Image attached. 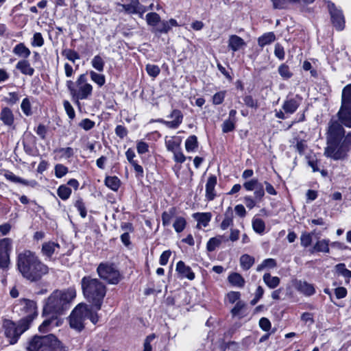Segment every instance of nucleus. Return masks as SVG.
<instances>
[{
  "instance_id": "a211bd4d",
  "label": "nucleus",
  "mask_w": 351,
  "mask_h": 351,
  "mask_svg": "<svg viewBox=\"0 0 351 351\" xmlns=\"http://www.w3.org/2000/svg\"><path fill=\"white\" fill-rule=\"evenodd\" d=\"M295 289L306 296L313 295L315 293L314 286L306 281H297Z\"/></svg>"
},
{
  "instance_id": "aec40b11",
  "label": "nucleus",
  "mask_w": 351,
  "mask_h": 351,
  "mask_svg": "<svg viewBox=\"0 0 351 351\" xmlns=\"http://www.w3.org/2000/svg\"><path fill=\"white\" fill-rule=\"evenodd\" d=\"M4 177L9 181L14 183H20L25 186L34 187L37 182L35 180H26L14 175L12 172L8 171L4 174Z\"/></svg>"
},
{
  "instance_id": "603ef678",
  "label": "nucleus",
  "mask_w": 351,
  "mask_h": 351,
  "mask_svg": "<svg viewBox=\"0 0 351 351\" xmlns=\"http://www.w3.org/2000/svg\"><path fill=\"white\" fill-rule=\"evenodd\" d=\"M21 108L23 112L26 116L32 115V112L31 103L28 98H25L23 99L22 103L21 104Z\"/></svg>"
},
{
  "instance_id": "c9c22d12",
  "label": "nucleus",
  "mask_w": 351,
  "mask_h": 351,
  "mask_svg": "<svg viewBox=\"0 0 351 351\" xmlns=\"http://www.w3.org/2000/svg\"><path fill=\"white\" fill-rule=\"evenodd\" d=\"M176 208L174 207H172L169 208L167 211H165L162 214V225L164 226H167L171 223V221L172 218L176 215Z\"/></svg>"
},
{
  "instance_id": "4be33fe9",
  "label": "nucleus",
  "mask_w": 351,
  "mask_h": 351,
  "mask_svg": "<svg viewBox=\"0 0 351 351\" xmlns=\"http://www.w3.org/2000/svg\"><path fill=\"white\" fill-rule=\"evenodd\" d=\"M16 69L25 75L32 76L34 73V69L31 66L29 61L26 60L19 61L16 64Z\"/></svg>"
},
{
  "instance_id": "338daca9",
  "label": "nucleus",
  "mask_w": 351,
  "mask_h": 351,
  "mask_svg": "<svg viewBox=\"0 0 351 351\" xmlns=\"http://www.w3.org/2000/svg\"><path fill=\"white\" fill-rule=\"evenodd\" d=\"M254 194L256 199H257L258 201L262 199L265 195V191L262 183L260 182L259 184L255 188Z\"/></svg>"
},
{
  "instance_id": "37998d69",
  "label": "nucleus",
  "mask_w": 351,
  "mask_h": 351,
  "mask_svg": "<svg viewBox=\"0 0 351 351\" xmlns=\"http://www.w3.org/2000/svg\"><path fill=\"white\" fill-rule=\"evenodd\" d=\"M186 226V221L183 217H176L173 227L176 232L180 233L182 232Z\"/></svg>"
},
{
  "instance_id": "c03bdc74",
  "label": "nucleus",
  "mask_w": 351,
  "mask_h": 351,
  "mask_svg": "<svg viewBox=\"0 0 351 351\" xmlns=\"http://www.w3.org/2000/svg\"><path fill=\"white\" fill-rule=\"evenodd\" d=\"M57 194L62 200H66L71 194V189L66 185H60L57 190Z\"/></svg>"
},
{
  "instance_id": "864d4df0",
  "label": "nucleus",
  "mask_w": 351,
  "mask_h": 351,
  "mask_svg": "<svg viewBox=\"0 0 351 351\" xmlns=\"http://www.w3.org/2000/svg\"><path fill=\"white\" fill-rule=\"evenodd\" d=\"M54 170L55 176L58 178H62L68 173V168L62 164L56 165Z\"/></svg>"
},
{
  "instance_id": "20e7f679",
  "label": "nucleus",
  "mask_w": 351,
  "mask_h": 351,
  "mask_svg": "<svg viewBox=\"0 0 351 351\" xmlns=\"http://www.w3.org/2000/svg\"><path fill=\"white\" fill-rule=\"evenodd\" d=\"M81 287L86 300L92 304L96 311L101 309L103 300L106 294V287L99 279L90 276H84L81 280Z\"/></svg>"
},
{
  "instance_id": "412c9836",
  "label": "nucleus",
  "mask_w": 351,
  "mask_h": 351,
  "mask_svg": "<svg viewBox=\"0 0 351 351\" xmlns=\"http://www.w3.org/2000/svg\"><path fill=\"white\" fill-rule=\"evenodd\" d=\"M341 107L351 109V84L346 85L342 90Z\"/></svg>"
},
{
  "instance_id": "f257e3e1",
  "label": "nucleus",
  "mask_w": 351,
  "mask_h": 351,
  "mask_svg": "<svg viewBox=\"0 0 351 351\" xmlns=\"http://www.w3.org/2000/svg\"><path fill=\"white\" fill-rule=\"evenodd\" d=\"M337 119L332 117L326 133V147L324 154L334 160L347 158L351 150V132L345 135L343 125L351 128V109L341 107L337 113Z\"/></svg>"
},
{
  "instance_id": "f704fd0d",
  "label": "nucleus",
  "mask_w": 351,
  "mask_h": 351,
  "mask_svg": "<svg viewBox=\"0 0 351 351\" xmlns=\"http://www.w3.org/2000/svg\"><path fill=\"white\" fill-rule=\"evenodd\" d=\"M105 184L112 191H117L120 186V180L116 176H108L105 179Z\"/></svg>"
},
{
  "instance_id": "a19ab883",
  "label": "nucleus",
  "mask_w": 351,
  "mask_h": 351,
  "mask_svg": "<svg viewBox=\"0 0 351 351\" xmlns=\"http://www.w3.org/2000/svg\"><path fill=\"white\" fill-rule=\"evenodd\" d=\"M165 145L167 150L171 152L180 149V141H176L174 138L166 140Z\"/></svg>"
},
{
  "instance_id": "bb28decb",
  "label": "nucleus",
  "mask_w": 351,
  "mask_h": 351,
  "mask_svg": "<svg viewBox=\"0 0 351 351\" xmlns=\"http://www.w3.org/2000/svg\"><path fill=\"white\" fill-rule=\"evenodd\" d=\"M263 280L265 285L269 289H275L276 288L280 282V280L277 276H271L269 273H265L263 275Z\"/></svg>"
},
{
  "instance_id": "4c0bfd02",
  "label": "nucleus",
  "mask_w": 351,
  "mask_h": 351,
  "mask_svg": "<svg viewBox=\"0 0 351 351\" xmlns=\"http://www.w3.org/2000/svg\"><path fill=\"white\" fill-rule=\"evenodd\" d=\"M132 3L129 4H121L118 3L117 5L122 8V9L128 14H136L139 12L138 10V5L139 4L135 1H132Z\"/></svg>"
},
{
  "instance_id": "09e8293b",
  "label": "nucleus",
  "mask_w": 351,
  "mask_h": 351,
  "mask_svg": "<svg viewBox=\"0 0 351 351\" xmlns=\"http://www.w3.org/2000/svg\"><path fill=\"white\" fill-rule=\"evenodd\" d=\"M278 73L284 79V80H288L291 78L293 75V73L291 72L289 67L282 64L278 67Z\"/></svg>"
},
{
  "instance_id": "2f4dec72",
  "label": "nucleus",
  "mask_w": 351,
  "mask_h": 351,
  "mask_svg": "<svg viewBox=\"0 0 351 351\" xmlns=\"http://www.w3.org/2000/svg\"><path fill=\"white\" fill-rule=\"evenodd\" d=\"M12 240L10 238L0 239V254H10Z\"/></svg>"
},
{
  "instance_id": "423d86ee",
  "label": "nucleus",
  "mask_w": 351,
  "mask_h": 351,
  "mask_svg": "<svg viewBox=\"0 0 351 351\" xmlns=\"http://www.w3.org/2000/svg\"><path fill=\"white\" fill-rule=\"evenodd\" d=\"M28 351H67L61 341L52 334L34 336L28 343Z\"/></svg>"
},
{
  "instance_id": "9d476101",
  "label": "nucleus",
  "mask_w": 351,
  "mask_h": 351,
  "mask_svg": "<svg viewBox=\"0 0 351 351\" xmlns=\"http://www.w3.org/2000/svg\"><path fill=\"white\" fill-rule=\"evenodd\" d=\"M97 272L101 279L111 285H117L121 280L120 271L112 263H100L97 268Z\"/></svg>"
},
{
  "instance_id": "774afa93",
  "label": "nucleus",
  "mask_w": 351,
  "mask_h": 351,
  "mask_svg": "<svg viewBox=\"0 0 351 351\" xmlns=\"http://www.w3.org/2000/svg\"><path fill=\"white\" fill-rule=\"evenodd\" d=\"M156 338L154 334L150 335L147 337L144 341V349L143 351H152L151 342Z\"/></svg>"
},
{
  "instance_id": "680f3d73",
  "label": "nucleus",
  "mask_w": 351,
  "mask_h": 351,
  "mask_svg": "<svg viewBox=\"0 0 351 351\" xmlns=\"http://www.w3.org/2000/svg\"><path fill=\"white\" fill-rule=\"evenodd\" d=\"M19 99L20 97L19 94L16 92H12L8 93V96L5 98V101L8 104L14 105L19 101Z\"/></svg>"
},
{
  "instance_id": "ea45409f",
  "label": "nucleus",
  "mask_w": 351,
  "mask_h": 351,
  "mask_svg": "<svg viewBox=\"0 0 351 351\" xmlns=\"http://www.w3.org/2000/svg\"><path fill=\"white\" fill-rule=\"evenodd\" d=\"M62 55L73 63L76 60H79L80 58V56L77 52L70 49H65L62 50Z\"/></svg>"
},
{
  "instance_id": "e2e57ef3",
  "label": "nucleus",
  "mask_w": 351,
  "mask_h": 351,
  "mask_svg": "<svg viewBox=\"0 0 351 351\" xmlns=\"http://www.w3.org/2000/svg\"><path fill=\"white\" fill-rule=\"evenodd\" d=\"M44 44V39L40 33L37 32L34 34L32 45L33 46L41 47Z\"/></svg>"
},
{
  "instance_id": "de8ad7c7",
  "label": "nucleus",
  "mask_w": 351,
  "mask_h": 351,
  "mask_svg": "<svg viewBox=\"0 0 351 351\" xmlns=\"http://www.w3.org/2000/svg\"><path fill=\"white\" fill-rule=\"evenodd\" d=\"M146 21L148 25L156 26L160 21V17L156 12H149L146 14Z\"/></svg>"
},
{
  "instance_id": "0e129e2a",
  "label": "nucleus",
  "mask_w": 351,
  "mask_h": 351,
  "mask_svg": "<svg viewBox=\"0 0 351 351\" xmlns=\"http://www.w3.org/2000/svg\"><path fill=\"white\" fill-rule=\"evenodd\" d=\"M259 183L260 182L258 181L257 179H252L249 181L245 182L243 184V186L247 191H250L255 189V188L259 184Z\"/></svg>"
},
{
  "instance_id": "a18cd8bd",
  "label": "nucleus",
  "mask_w": 351,
  "mask_h": 351,
  "mask_svg": "<svg viewBox=\"0 0 351 351\" xmlns=\"http://www.w3.org/2000/svg\"><path fill=\"white\" fill-rule=\"evenodd\" d=\"M252 228L256 232L262 234L265 231V223L263 219L255 218L252 220Z\"/></svg>"
},
{
  "instance_id": "bf43d9fd",
  "label": "nucleus",
  "mask_w": 351,
  "mask_h": 351,
  "mask_svg": "<svg viewBox=\"0 0 351 351\" xmlns=\"http://www.w3.org/2000/svg\"><path fill=\"white\" fill-rule=\"evenodd\" d=\"M10 263V254H0V268L6 269Z\"/></svg>"
},
{
  "instance_id": "473e14b6",
  "label": "nucleus",
  "mask_w": 351,
  "mask_h": 351,
  "mask_svg": "<svg viewBox=\"0 0 351 351\" xmlns=\"http://www.w3.org/2000/svg\"><path fill=\"white\" fill-rule=\"evenodd\" d=\"M275 39V34L273 32H268L258 38V43L260 47H263L264 46L274 42Z\"/></svg>"
},
{
  "instance_id": "3c124183",
  "label": "nucleus",
  "mask_w": 351,
  "mask_h": 351,
  "mask_svg": "<svg viewBox=\"0 0 351 351\" xmlns=\"http://www.w3.org/2000/svg\"><path fill=\"white\" fill-rule=\"evenodd\" d=\"M312 233L303 232L300 236V243L304 247H307L312 243Z\"/></svg>"
},
{
  "instance_id": "49530a36",
  "label": "nucleus",
  "mask_w": 351,
  "mask_h": 351,
  "mask_svg": "<svg viewBox=\"0 0 351 351\" xmlns=\"http://www.w3.org/2000/svg\"><path fill=\"white\" fill-rule=\"evenodd\" d=\"M335 270L337 274L343 276L346 279L351 278V271L346 268V265L343 263L337 264L335 266Z\"/></svg>"
},
{
  "instance_id": "f03ea898",
  "label": "nucleus",
  "mask_w": 351,
  "mask_h": 351,
  "mask_svg": "<svg viewBox=\"0 0 351 351\" xmlns=\"http://www.w3.org/2000/svg\"><path fill=\"white\" fill-rule=\"evenodd\" d=\"M16 268L21 275L30 282L40 281L49 273V268L34 252L25 250L16 256Z\"/></svg>"
},
{
  "instance_id": "9b49d317",
  "label": "nucleus",
  "mask_w": 351,
  "mask_h": 351,
  "mask_svg": "<svg viewBox=\"0 0 351 351\" xmlns=\"http://www.w3.org/2000/svg\"><path fill=\"white\" fill-rule=\"evenodd\" d=\"M328 10L334 27L339 31L342 30L345 26V21L342 12L335 8L334 3H328Z\"/></svg>"
},
{
  "instance_id": "2eb2a0df",
  "label": "nucleus",
  "mask_w": 351,
  "mask_h": 351,
  "mask_svg": "<svg viewBox=\"0 0 351 351\" xmlns=\"http://www.w3.org/2000/svg\"><path fill=\"white\" fill-rule=\"evenodd\" d=\"M301 101L302 98L299 97L287 99L282 105V109L286 113L293 114L300 106Z\"/></svg>"
},
{
  "instance_id": "b1692460",
  "label": "nucleus",
  "mask_w": 351,
  "mask_h": 351,
  "mask_svg": "<svg viewBox=\"0 0 351 351\" xmlns=\"http://www.w3.org/2000/svg\"><path fill=\"white\" fill-rule=\"evenodd\" d=\"M328 245L329 240L322 239L317 241L313 248L310 250V252L312 254L315 252L328 253L330 251Z\"/></svg>"
},
{
  "instance_id": "4468645a",
  "label": "nucleus",
  "mask_w": 351,
  "mask_h": 351,
  "mask_svg": "<svg viewBox=\"0 0 351 351\" xmlns=\"http://www.w3.org/2000/svg\"><path fill=\"white\" fill-rule=\"evenodd\" d=\"M176 271L179 274L180 278H186L190 280H193L195 278V274L192 271L189 266L185 265V263L180 261L176 265Z\"/></svg>"
},
{
  "instance_id": "5fc2aeb1",
  "label": "nucleus",
  "mask_w": 351,
  "mask_h": 351,
  "mask_svg": "<svg viewBox=\"0 0 351 351\" xmlns=\"http://www.w3.org/2000/svg\"><path fill=\"white\" fill-rule=\"evenodd\" d=\"M145 69L148 75L153 77H157L160 72L159 66L155 64H148L146 65Z\"/></svg>"
},
{
  "instance_id": "7c9ffc66",
  "label": "nucleus",
  "mask_w": 351,
  "mask_h": 351,
  "mask_svg": "<svg viewBox=\"0 0 351 351\" xmlns=\"http://www.w3.org/2000/svg\"><path fill=\"white\" fill-rule=\"evenodd\" d=\"M232 217L233 213L232 208L230 207H228V208L225 213V217L220 224V228L223 230H226L228 227L233 225Z\"/></svg>"
},
{
  "instance_id": "5701e85b",
  "label": "nucleus",
  "mask_w": 351,
  "mask_h": 351,
  "mask_svg": "<svg viewBox=\"0 0 351 351\" xmlns=\"http://www.w3.org/2000/svg\"><path fill=\"white\" fill-rule=\"evenodd\" d=\"M245 45V43L243 38L237 36L231 35L228 40V47L235 52Z\"/></svg>"
},
{
  "instance_id": "393cba45",
  "label": "nucleus",
  "mask_w": 351,
  "mask_h": 351,
  "mask_svg": "<svg viewBox=\"0 0 351 351\" xmlns=\"http://www.w3.org/2000/svg\"><path fill=\"white\" fill-rule=\"evenodd\" d=\"M228 282L234 287L242 288L244 287L245 281L241 274L237 272L232 273L229 275Z\"/></svg>"
},
{
  "instance_id": "79ce46f5",
  "label": "nucleus",
  "mask_w": 351,
  "mask_h": 351,
  "mask_svg": "<svg viewBox=\"0 0 351 351\" xmlns=\"http://www.w3.org/2000/svg\"><path fill=\"white\" fill-rule=\"evenodd\" d=\"M104 61L102 58L97 55L91 60L92 66L99 72H102L104 69Z\"/></svg>"
},
{
  "instance_id": "7ed1b4c3",
  "label": "nucleus",
  "mask_w": 351,
  "mask_h": 351,
  "mask_svg": "<svg viewBox=\"0 0 351 351\" xmlns=\"http://www.w3.org/2000/svg\"><path fill=\"white\" fill-rule=\"evenodd\" d=\"M76 297L74 287L54 291L47 299L43 307L44 315H58L67 310Z\"/></svg>"
},
{
  "instance_id": "6e6552de",
  "label": "nucleus",
  "mask_w": 351,
  "mask_h": 351,
  "mask_svg": "<svg viewBox=\"0 0 351 351\" xmlns=\"http://www.w3.org/2000/svg\"><path fill=\"white\" fill-rule=\"evenodd\" d=\"M29 326L28 321L20 320L18 324L10 320H5L3 328L4 334L9 340L10 344H14L17 342L19 337L26 331Z\"/></svg>"
},
{
  "instance_id": "8fccbe9b",
  "label": "nucleus",
  "mask_w": 351,
  "mask_h": 351,
  "mask_svg": "<svg viewBox=\"0 0 351 351\" xmlns=\"http://www.w3.org/2000/svg\"><path fill=\"white\" fill-rule=\"evenodd\" d=\"M235 124L236 122L232 120L228 119L225 120L221 125L222 132L228 133L233 131L235 129Z\"/></svg>"
},
{
  "instance_id": "cd10ccee",
  "label": "nucleus",
  "mask_w": 351,
  "mask_h": 351,
  "mask_svg": "<svg viewBox=\"0 0 351 351\" xmlns=\"http://www.w3.org/2000/svg\"><path fill=\"white\" fill-rule=\"evenodd\" d=\"M228 239L224 240V237L222 235H219L215 237L210 238L206 244V248L208 252H213L215 250V249L219 247L223 241H227Z\"/></svg>"
},
{
  "instance_id": "0eeeda50",
  "label": "nucleus",
  "mask_w": 351,
  "mask_h": 351,
  "mask_svg": "<svg viewBox=\"0 0 351 351\" xmlns=\"http://www.w3.org/2000/svg\"><path fill=\"white\" fill-rule=\"evenodd\" d=\"M66 85L73 99L77 103L79 100L87 99L92 95L93 88L88 82L85 73L80 75L75 82L66 81Z\"/></svg>"
},
{
  "instance_id": "a878e982",
  "label": "nucleus",
  "mask_w": 351,
  "mask_h": 351,
  "mask_svg": "<svg viewBox=\"0 0 351 351\" xmlns=\"http://www.w3.org/2000/svg\"><path fill=\"white\" fill-rule=\"evenodd\" d=\"M13 53L21 58H27L30 54V50L25 45L24 43H21L17 44L13 49Z\"/></svg>"
},
{
  "instance_id": "052dcab7",
  "label": "nucleus",
  "mask_w": 351,
  "mask_h": 351,
  "mask_svg": "<svg viewBox=\"0 0 351 351\" xmlns=\"http://www.w3.org/2000/svg\"><path fill=\"white\" fill-rule=\"evenodd\" d=\"M75 206L80 212V214L82 217L84 218L86 216V209L84 206V204L81 198L76 200L75 203Z\"/></svg>"
},
{
  "instance_id": "13d9d810",
  "label": "nucleus",
  "mask_w": 351,
  "mask_h": 351,
  "mask_svg": "<svg viewBox=\"0 0 351 351\" xmlns=\"http://www.w3.org/2000/svg\"><path fill=\"white\" fill-rule=\"evenodd\" d=\"M226 96V91H219L213 96L212 101L214 105H219L223 103Z\"/></svg>"
},
{
  "instance_id": "4d7b16f0",
  "label": "nucleus",
  "mask_w": 351,
  "mask_h": 351,
  "mask_svg": "<svg viewBox=\"0 0 351 351\" xmlns=\"http://www.w3.org/2000/svg\"><path fill=\"white\" fill-rule=\"evenodd\" d=\"M63 106L69 119H73L75 117V112L70 102L67 100H64L63 101Z\"/></svg>"
},
{
  "instance_id": "69168bd1",
  "label": "nucleus",
  "mask_w": 351,
  "mask_h": 351,
  "mask_svg": "<svg viewBox=\"0 0 351 351\" xmlns=\"http://www.w3.org/2000/svg\"><path fill=\"white\" fill-rule=\"evenodd\" d=\"M245 304L244 302L239 300L234 308L231 311V313L233 316H236L240 313L241 310L245 307Z\"/></svg>"
},
{
  "instance_id": "c756f323",
  "label": "nucleus",
  "mask_w": 351,
  "mask_h": 351,
  "mask_svg": "<svg viewBox=\"0 0 351 351\" xmlns=\"http://www.w3.org/2000/svg\"><path fill=\"white\" fill-rule=\"evenodd\" d=\"M193 217L197 221L199 226V224L206 227L211 219V214L210 213H196L193 214Z\"/></svg>"
},
{
  "instance_id": "dca6fc26",
  "label": "nucleus",
  "mask_w": 351,
  "mask_h": 351,
  "mask_svg": "<svg viewBox=\"0 0 351 351\" xmlns=\"http://www.w3.org/2000/svg\"><path fill=\"white\" fill-rule=\"evenodd\" d=\"M217 180L215 176H210L207 180L206 184V197L208 200L212 201L215 199L216 193L215 187L217 184Z\"/></svg>"
},
{
  "instance_id": "39448f33",
  "label": "nucleus",
  "mask_w": 351,
  "mask_h": 351,
  "mask_svg": "<svg viewBox=\"0 0 351 351\" xmlns=\"http://www.w3.org/2000/svg\"><path fill=\"white\" fill-rule=\"evenodd\" d=\"M89 319L93 324L99 321V316L97 311H94L93 307L80 303L72 311L69 317V326L71 328L77 332H82L85 328V321Z\"/></svg>"
},
{
  "instance_id": "ddd939ff",
  "label": "nucleus",
  "mask_w": 351,
  "mask_h": 351,
  "mask_svg": "<svg viewBox=\"0 0 351 351\" xmlns=\"http://www.w3.org/2000/svg\"><path fill=\"white\" fill-rule=\"evenodd\" d=\"M46 316H49V317L46 318L42 324L39 326V330L42 332H46L52 328H55L58 326L61 323L60 320L58 319V316L54 314L51 315H45Z\"/></svg>"
},
{
  "instance_id": "f8f14e48",
  "label": "nucleus",
  "mask_w": 351,
  "mask_h": 351,
  "mask_svg": "<svg viewBox=\"0 0 351 351\" xmlns=\"http://www.w3.org/2000/svg\"><path fill=\"white\" fill-rule=\"evenodd\" d=\"M169 118L173 119L172 121H165L159 119L158 121L166 125L169 128L176 129L182 123L183 120V114L180 110L174 109L168 116Z\"/></svg>"
},
{
  "instance_id": "e433bc0d",
  "label": "nucleus",
  "mask_w": 351,
  "mask_h": 351,
  "mask_svg": "<svg viewBox=\"0 0 351 351\" xmlns=\"http://www.w3.org/2000/svg\"><path fill=\"white\" fill-rule=\"evenodd\" d=\"M91 80L97 84L99 87L103 86L106 83V77L103 74L97 73L94 71L89 72Z\"/></svg>"
},
{
  "instance_id": "58836bf2",
  "label": "nucleus",
  "mask_w": 351,
  "mask_h": 351,
  "mask_svg": "<svg viewBox=\"0 0 351 351\" xmlns=\"http://www.w3.org/2000/svg\"><path fill=\"white\" fill-rule=\"evenodd\" d=\"M198 145L197 136L195 135L190 136L185 141V148L187 152L194 151Z\"/></svg>"
},
{
  "instance_id": "f3484780",
  "label": "nucleus",
  "mask_w": 351,
  "mask_h": 351,
  "mask_svg": "<svg viewBox=\"0 0 351 351\" xmlns=\"http://www.w3.org/2000/svg\"><path fill=\"white\" fill-rule=\"evenodd\" d=\"M0 120L8 127H12L14 123V116L11 109L4 107L0 112Z\"/></svg>"
},
{
  "instance_id": "6e6d98bb",
  "label": "nucleus",
  "mask_w": 351,
  "mask_h": 351,
  "mask_svg": "<svg viewBox=\"0 0 351 351\" xmlns=\"http://www.w3.org/2000/svg\"><path fill=\"white\" fill-rule=\"evenodd\" d=\"M95 123L94 121L87 118L82 119L79 123V126L86 131L93 129L95 127Z\"/></svg>"
},
{
  "instance_id": "72a5a7b5",
  "label": "nucleus",
  "mask_w": 351,
  "mask_h": 351,
  "mask_svg": "<svg viewBox=\"0 0 351 351\" xmlns=\"http://www.w3.org/2000/svg\"><path fill=\"white\" fill-rule=\"evenodd\" d=\"M254 258L248 254H243L240 257V265L244 270H248L254 265Z\"/></svg>"
},
{
  "instance_id": "6ab92c4d",
  "label": "nucleus",
  "mask_w": 351,
  "mask_h": 351,
  "mask_svg": "<svg viewBox=\"0 0 351 351\" xmlns=\"http://www.w3.org/2000/svg\"><path fill=\"white\" fill-rule=\"evenodd\" d=\"M60 248V245L57 243L48 241L45 242L42 245L41 252L43 256L51 258L52 255Z\"/></svg>"
},
{
  "instance_id": "1a4fd4ad",
  "label": "nucleus",
  "mask_w": 351,
  "mask_h": 351,
  "mask_svg": "<svg viewBox=\"0 0 351 351\" xmlns=\"http://www.w3.org/2000/svg\"><path fill=\"white\" fill-rule=\"evenodd\" d=\"M36 304L33 300L22 298L16 301L14 306V311L19 315H23L21 321H28L30 325L34 317L37 315Z\"/></svg>"
},
{
  "instance_id": "c85d7f7f",
  "label": "nucleus",
  "mask_w": 351,
  "mask_h": 351,
  "mask_svg": "<svg viewBox=\"0 0 351 351\" xmlns=\"http://www.w3.org/2000/svg\"><path fill=\"white\" fill-rule=\"evenodd\" d=\"M178 26L177 21L173 19H171L169 21H163L160 23L159 26L157 27V31L160 33H167L170 29L171 27H176Z\"/></svg>"
}]
</instances>
